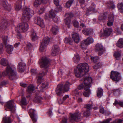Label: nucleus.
<instances>
[{"mask_svg": "<svg viewBox=\"0 0 123 123\" xmlns=\"http://www.w3.org/2000/svg\"><path fill=\"white\" fill-rule=\"evenodd\" d=\"M34 14L33 10L29 8H27L23 10L22 19L23 23L19 24L15 30L17 32H25L29 29V25L26 22H28Z\"/></svg>", "mask_w": 123, "mask_h": 123, "instance_id": "obj_1", "label": "nucleus"}, {"mask_svg": "<svg viewBox=\"0 0 123 123\" xmlns=\"http://www.w3.org/2000/svg\"><path fill=\"white\" fill-rule=\"evenodd\" d=\"M39 63L41 68H43L42 72L39 73L37 76V83L38 84L36 89H38V86L39 85L43 83V77L46 74L48 71V68L49 65L50 61L47 57H43L39 61Z\"/></svg>", "mask_w": 123, "mask_h": 123, "instance_id": "obj_2", "label": "nucleus"}, {"mask_svg": "<svg viewBox=\"0 0 123 123\" xmlns=\"http://www.w3.org/2000/svg\"><path fill=\"white\" fill-rule=\"evenodd\" d=\"M82 81H84V85L81 83L77 87V89L79 90L83 89L84 88L85 91L83 94L86 97H88L91 94V92L89 88L91 86V83L92 81V78L90 77H84V79L81 80Z\"/></svg>", "mask_w": 123, "mask_h": 123, "instance_id": "obj_3", "label": "nucleus"}, {"mask_svg": "<svg viewBox=\"0 0 123 123\" xmlns=\"http://www.w3.org/2000/svg\"><path fill=\"white\" fill-rule=\"evenodd\" d=\"M89 68V67L87 63H80L78 65L77 68L74 69V72L77 77H81L88 72Z\"/></svg>", "mask_w": 123, "mask_h": 123, "instance_id": "obj_4", "label": "nucleus"}, {"mask_svg": "<svg viewBox=\"0 0 123 123\" xmlns=\"http://www.w3.org/2000/svg\"><path fill=\"white\" fill-rule=\"evenodd\" d=\"M2 74L3 76L7 75L8 77L11 80L16 79L18 78L16 70L9 66L7 67L6 72L3 71Z\"/></svg>", "mask_w": 123, "mask_h": 123, "instance_id": "obj_5", "label": "nucleus"}, {"mask_svg": "<svg viewBox=\"0 0 123 123\" xmlns=\"http://www.w3.org/2000/svg\"><path fill=\"white\" fill-rule=\"evenodd\" d=\"M71 85L68 81L64 84L61 83L57 86L56 89V94L58 95H60L63 92L68 91L69 89V86Z\"/></svg>", "mask_w": 123, "mask_h": 123, "instance_id": "obj_6", "label": "nucleus"}, {"mask_svg": "<svg viewBox=\"0 0 123 123\" xmlns=\"http://www.w3.org/2000/svg\"><path fill=\"white\" fill-rule=\"evenodd\" d=\"M81 116V114L79 113V111L77 110L73 114L70 113V116L69 117V121L72 123L74 121H80Z\"/></svg>", "mask_w": 123, "mask_h": 123, "instance_id": "obj_7", "label": "nucleus"}, {"mask_svg": "<svg viewBox=\"0 0 123 123\" xmlns=\"http://www.w3.org/2000/svg\"><path fill=\"white\" fill-rule=\"evenodd\" d=\"M3 39L4 43L6 45L7 52L9 54H11L12 51L13 50V47L12 45L7 44V43L9 42L7 36H4L3 37Z\"/></svg>", "mask_w": 123, "mask_h": 123, "instance_id": "obj_8", "label": "nucleus"}, {"mask_svg": "<svg viewBox=\"0 0 123 123\" xmlns=\"http://www.w3.org/2000/svg\"><path fill=\"white\" fill-rule=\"evenodd\" d=\"M110 78L113 81L116 82L119 81L121 78L119 73L117 71H113L111 72Z\"/></svg>", "mask_w": 123, "mask_h": 123, "instance_id": "obj_9", "label": "nucleus"}, {"mask_svg": "<svg viewBox=\"0 0 123 123\" xmlns=\"http://www.w3.org/2000/svg\"><path fill=\"white\" fill-rule=\"evenodd\" d=\"M50 39L48 37H47L44 38L40 46L39 50L40 51L42 52L45 50L46 47Z\"/></svg>", "mask_w": 123, "mask_h": 123, "instance_id": "obj_10", "label": "nucleus"}, {"mask_svg": "<svg viewBox=\"0 0 123 123\" xmlns=\"http://www.w3.org/2000/svg\"><path fill=\"white\" fill-rule=\"evenodd\" d=\"M95 48L96 51L98 52V55L99 56L101 55L105 51L101 43H97L96 45Z\"/></svg>", "mask_w": 123, "mask_h": 123, "instance_id": "obj_11", "label": "nucleus"}, {"mask_svg": "<svg viewBox=\"0 0 123 123\" xmlns=\"http://www.w3.org/2000/svg\"><path fill=\"white\" fill-rule=\"evenodd\" d=\"M6 106L10 110L11 112H13L15 111L16 109L13 100H10L8 102Z\"/></svg>", "mask_w": 123, "mask_h": 123, "instance_id": "obj_12", "label": "nucleus"}, {"mask_svg": "<svg viewBox=\"0 0 123 123\" xmlns=\"http://www.w3.org/2000/svg\"><path fill=\"white\" fill-rule=\"evenodd\" d=\"M34 22L35 24L38 25L42 28H44V24L43 20L39 17H35L34 19Z\"/></svg>", "mask_w": 123, "mask_h": 123, "instance_id": "obj_13", "label": "nucleus"}, {"mask_svg": "<svg viewBox=\"0 0 123 123\" xmlns=\"http://www.w3.org/2000/svg\"><path fill=\"white\" fill-rule=\"evenodd\" d=\"M93 42V39L91 37H89L86 39L82 42L81 44V46L82 48H84L86 45H88L92 43Z\"/></svg>", "mask_w": 123, "mask_h": 123, "instance_id": "obj_14", "label": "nucleus"}, {"mask_svg": "<svg viewBox=\"0 0 123 123\" xmlns=\"http://www.w3.org/2000/svg\"><path fill=\"white\" fill-rule=\"evenodd\" d=\"M66 16H67L66 19L64 20V22L65 24L67 25V27L68 28L70 27V18L72 17L73 16L72 13H66Z\"/></svg>", "mask_w": 123, "mask_h": 123, "instance_id": "obj_15", "label": "nucleus"}, {"mask_svg": "<svg viewBox=\"0 0 123 123\" xmlns=\"http://www.w3.org/2000/svg\"><path fill=\"white\" fill-rule=\"evenodd\" d=\"M107 15L108 13L107 12H105L103 14H101L99 17L98 20L100 22H99L101 25H102L103 24H104V23L105 22V20L106 18Z\"/></svg>", "mask_w": 123, "mask_h": 123, "instance_id": "obj_16", "label": "nucleus"}, {"mask_svg": "<svg viewBox=\"0 0 123 123\" xmlns=\"http://www.w3.org/2000/svg\"><path fill=\"white\" fill-rule=\"evenodd\" d=\"M35 112V111L32 109H31L29 111L30 115L33 123H35L37 121V117Z\"/></svg>", "mask_w": 123, "mask_h": 123, "instance_id": "obj_17", "label": "nucleus"}, {"mask_svg": "<svg viewBox=\"0 0 123 123\" xmlns=\"http://www.w3.org/2000/svg\"><path fill=\"white\" fill-rule=\"evenodd\" d=\"M1 4L3 6L4 9L6 10L9 11L11 10V7L6 0H2Z\"/></svg>", "mask_w": 123, "mask_h": 123, "instance_id": "obj_18", "label": "nucleus"}, {"mask_svg": "<svg viewBox=\"0 0 123 123\" xmlns=\"http://www.w3.org/2000/svg\"><path fill=\"white\" fill-rule=\"evenodd\" d=\"M40 85L39 88L41 92H43L48 88L49 84L47 82L42 83Z\"/></svg>", "mask_w": 123, "mask_h": 123, "instance_id": "obj_19", "label": "nucleus"}, {"mask_svg": "<svg viewBox=\"0 0 123 123\" xmlns=\"http://www.w3.org/2000/svg\"><path fill=\"white\" fill-rule=\"evenodd\" d=\"M114 16L112 14H110L108 17V22L107 23V25L109 26H111L113 25L114 21Z\"/></svg>", "mask_w": 123, "mask_h": 123, "instance_id": "obj_20", "label": "nucleus"}, {"mask_svg": "<svg viewBox=\"0 0 123 123\" xmlns=\"http://www.w3.org/2000/svg\"><path fill=\"white\" fill-rule=\"evenodd\" d=\"M7 25V21L4 20L0 25V31L2 32L4 31L6 28Z\"/></svg>", "mask_w": 123, "mask_h": 123, "instance_id": "obj_21", "label": "nucleus"}, {"mask_svg": "<svg viewBox=\"0 0 123 123\" xmlns=\"http://www.w3.org/2000/svg\"><path fill=\"white\" fill-rule=\"evenodd\" d=\"M59 50V48L57 45H54L52 50L51 55L53 56L56 55L58 53Z\"/></svg>", "mask_w": 123, "mask_h": 123, "instance_id": "obj_22", "label": "nucleus"}, {"mask_svg": "<svg viewBox=\"0 0 123 123\" xmlns=\"http://www.w3.org/2000/svg\"><path fill=\"white\" fill-rule=\"evenodd\" d=\"M95 7V5L94 3H92L91 4V6L87 9L86 15L87 16L89 15L90 14L89 12L92 11L95 12L96 11V10Z\"/></svg>", "mask_w": 123, "mask_h": 123, "instance_id": "obj_23", "label": "nucleus"}, {"mask_svg": "<svg viewBox=\"0 0 123 123\" xmlns=\"http://www.w3.org/2000/svg\"><path fill=\"white\" fill-rule=\"evenodd\" d=\"M26 67L25 63L22 62H20L18 65V71L20 72H24Z\"/></svg>", "mask_w": 123, "mask_h": 123, "instance_id": "obj_24", "label": "nucleus"}, {"mask_svg": "<svg viewBox=\"0 0 123 123\" xmlns=\"http://www.w3.org/2000/svg\"><path fill=\"white\" fill-rule=\"evenodd\" d=\"M72 37L74 41L76 43L79 42L80 40V37L78 34L77 33H73L72 34Z\"/></svg>", "mask_w": 123, "mask_h": 123, "instance_id": "obj_25", "label": "nucleus"}, {"mask_svg": "<svg viewBox=\"0 0 123 123\" xmlns=\"http://www.w3.org/2000/svg\"><path fill=\"white\" fill-rule=\"evenodd\" d=\"M112 31V29L110 28H106L104 31V34L105 36H109Z\"/></svg>", "mask_w": 123, "mask_h": 123, "instance_id": "obj_26", "label": "nucleus"}, {"mask_svg": "<svg viewBox=\"0 0 123 123\" xmlns=\"http://www.w3.org/2000/svg\"><path fill=\"white\" fill-rule=\"evenodd\" d=\"M82 32L85 35L88 36L92 32V30L90 29L86 28L84 29Z\"/></svg>", "mask_w": 123, "mask_h": 123, "instance_id": "obj_27", "label": "nucleus"}, {"mask_svg": "<svg viewBox=\"0 0 123 123\" xmlns=\"http://www.w3.org/2000/svg\"><path fill=\"white\" fill-rule=\"evenodd\" d=\"M80 58L79 54H76L74 55L73 58V62L76 63H78L80 61Z\"/></svg>", "mask_w": 123, "mask_h": 123, "instance_id": "obj_28", "label": "nucleus"}, {"mask_svg": "<svg viewBox=\"0 0 123 123\" xmlns=\"http://www.w3.org/2000/svg\"><path fill=\"white\" fill-rule=\"evenodd\" d=\"M31 37L32 41H35L38 38L36 35V32L34 30H32L31 31Z\"/></svg>", "mask_w": 123, "mask_h": 123, "instance_id": "obj_29", "label": "nucleus"}, {"mask_svg": "<svg viewBox=\"0 0 123 123\" xmlns=\"http://www.w3.org/2000/svg\"><path fill=\"white\" fill-rule=\"evenodd\" d=\"M58 31V28L55 25H54L52 26L51 31L54 35H56L57 34Z\"/></svg>", "mask_w": 123, "mask_h": 123, "instance_id": "obj_30", "label": "nucleus"}, {"mask_svg": "<svg viewBox=\"0 0 123 123\" xmlns=\"http://www.w3.org/2000/svg\"><path fill=\"white\" fill-rule=\"evenodd\" d=\"M64 42L65 43H68L71 45L73 44V41L70 37L65 38L64 40Z\"/></svg>", "mask_w": 123, "mask_h": 123, "instance_id": "obj_31", "label": "nucleus"}, {"mask_svg": "<svg viewBox=\"0 0 123 123\" xmlns=\"http://www.w3.org/2000/svg\"><path fill=\"white\" fill-rule=\"evenodd\" d=\"M22 2L20 0L18 1L17 2L16 5L15 7V9L16 10H19L21 8L22 6L21 4Z\"/></svg>", "mask_w": 123, "mask_h": 123, "instance_id": "obj_32", "label": "nucleus"}, {"mask_svg": "<svg viewBox=\"0 0 123 123\" xmlns=\"http://www.w3.org/2000/svg\"><path fill=\"white\" fill-rule=\"evenodd\" d=\"M73 94L77 97L80 96L82 95V92H80L78 91L77 89H75L72 92Z\"/></svg>", "mask_w": 123, "mask_h": 123, "instance_id": "obj_33", "label": "nucleus"}, {"mask_svg": "<svg viewBox=\"0 0 123 123\" xmlns=\"http://www.w3.org/2000/svg\"><path fill=\"white\" fill-rule=\"evenodd\" d=\"M3 123H11V121L9 117L5 116L3 117Z\"/></svg>", "mask_w": 123, "mask_h": 123, "instance_id": "obj_34", "label": "nucleus"}, {"mask_svg": "<svg viewBox=\"0 0 123 123\" xmlns=\"http://www.w3.org/2000/svg\"><path fill=\"white\" fill-rule=\"evenodd\" d=\"M103 91L101 88H98L97 92V96L98 98H100L103 95Z\"/></svg>", "mask_w": 123, "mask_h": 123, "instance_id": "obj_35", "label": "nucleus"}, {"mask_svg": "<svg viewBox=\"0 0 123 123\" xmlns=\"http://www.w3.org/2000/svg\"><path fill=\"white\" fill-rule=\"evenodd\" d=\"M0 64L1 65L5 66H7L8 64V62L6 59L3 58L1 60Z\"/></svg>", "mask_w": 123, "mask_h": 123, "instance_id": "obj_36", "label": "nucleus"}, {"mask_svg": "<svg viewBox=\"0 0 123 123\" xmlns=\"http://www.w3.org/2000/svg\"><path fill=\"white\" fill-rule=\"evenodd\" d=\"M117 46L119 47L122 48L123 47V39H119L117 43Z\"/></svg>", "mask_w": 123, "mask_h": 123, "instance_id": "obj_37", "label": "nucleus"}, {"mask_svg": "<svg viewBox=\"0 0 123 123\" xmlns=\"http://www.w3.org/2000/svg\"><path fill=\"white\" fill-rule=\"evenodd\" d=\"M42 98L39 96H37L34 98V101L37 103H40L41 102Z\"/></svg>", "mask_w": 123, "mask_h": 123, "instance_id": "obj_38", "label": "nucleus"}, {"mask_svg": "<svg viewBox=\"0 0 123 123\" xmlns=\"http://www.w3.org/2000/svg\"><path fill=\"white\" fill-rule=\"evenodd\" d=\"M34 87L32 85H30L28 87L27 90V92L29 93H31L34 90Z\"/></svg>", "mask_w": 123, "mask_h": 123, "instance_id": "obj_39", "label": "nucleus"}, {"mask_svg": "<svg viewBox=\"0 0 123 123\" xmlns=\"http://www.w3.org/2000/svg\"><path fill=\"white\" fill-rule=\"evenodd\" d=\"M102 65L101 62H98L95 64L93 66V68L95 69H97L100 68Z\"/></svg>", "mask_w": 123, "mask_h": 123, "instance_id": "obj_40", "label": "nucleus"}, {"mask_svg": "<svg viewBox=\"0 0 123 123\" xmlns=\"http://www.w3.org/2000/svg\"><path fill=\"white\" fill-rule=\"evenodd\" d=\"M107 6L109 8L112 9H114L115 7L113 2L111 1H110L107 2Z\"/></svg>", "mask_w": 123, "mask_h": 123, "instance_id": "obj_41", "label": "nucleus"}, {"mask_svg": "<svg viewBox=\"0 0 123 123\" xmlns=\"http://www.w3.org/2000/svg\"><path fill=\"white\" fill-rule=\"evenodd\" d=\"M111 92L115 95H119L120 93V91L119 89H116L113 90Z\"/></svg>", "mask_w": 123, "mask_h": 123, "instance_id": "obj_42", "label": "nucleus"}, {"mask_svg": "<svg viewBox=\"0 0 123 123\" xmlns=\"http://www.w3.org/2000/svg\"><path fill=\"white\" fill-rule=\"evenodd\" d=\"M55 12L52 10H51L49 12L48 17L49 18H53L55 17Z\"/></svg>", "mask_w": 123, "mask_h": 123, "instance_id": "obj_43", "label": "nucleus"}, {"mask_svg": "<svg viewBox=\"0 0 123 123\" xmlns=\"http://www.w3.org/2000/svg\"><path fill=\"white\" fill-rule=\"evenodd\" d=\"M118 7L119 12L123 13V4L121 3L118 4Z\"/></svg>", "mask_w": 123, "mask_h": 123, "instance_id": "obj_44", "label": "nucleus"}, {"mask_svg": "<svg viewBox=\"0 0 123 123\" xmlns=\"http://www.w3.org/2000/svg\"><path fill=\"white\" fill-rule=\"evenodd\" d=\"M42 3V1L41 0H36L34 3V6L35 7H37Z\"/></svg>", "mask_w": 123, "mask_h": 123, "instance_id": "obj_45", "label": "nucleus"}, {"mask_svg": "<svg viewBox=\"0 0 123 123\" xmlns=\"http://www.w3.org/2000/svg\"><path fill=\"white\" fill-rule=\"evenodd\" d=\"M119 105L122 107H123V102L115 100V102L113 103L114 105L116 106L117 105Z\"/></svg>", "mask_w": 123, "mask_h": 123, "instance_id": "obj_46", "label": "nucleus"}, {"mask_svg": "<svg viewBox=\"0 0 123 123\" xmlns=\"http://www.w3.org/2000/svg\"><path fill=\"white\" fill-rule=\"evenodd\" d=\"M20 103L22 105H27L26 100L25 98L23 97L22 98Z\"/></svg>", "mask_w": 123, "mask_h": 123, "instance_id": "obj_47", "label": "nucleus"}, {"mask_svg": "<svg viewBox=\"0 0 123 123\" xmlns=\"http://www.w3.org/2000/svg\"><path fill=\"white\" fill-rule=\"evenodd\" d=\"M74 0H69L66 3V6L67 8H69L73 3Z\"/></svg>", "mask_w": 123, "mask_h": 123, "instance_id": "obj_48", "label": "nucleus"}, {"mask_svg": "<svg viewBox=\"0 0 123 123\" xmlns=\"http://www.w3.org/2000/svg\"><path fill=\"white\" fill-rule=\"evenodd\" d=\"M73 23L74 26L76 27H78L79 26V24L78 22L75 20L73 21Z\"/></svg>", "mask_w": 123, "mask_h": 123, "instance_id": "obj_49", "label": "nucleus"}, {"mask_svg": "<svg viewBox=\"0 0 123 123\" xmlns=\"http://www.w3.org/2000/svg\"><path fill=\"white\" fill-rule=\"evenodd\" d=\"M114 56L116 58H119L121 56V54L118 51L115 52L114 53Z\"/></svg>", "mask_w": 123, "mask_h": 123, "instance_id": "obj_50", "label": "nucleus"}, {"mask_svg": "<svg viewBox=\"0 0 123 123\" xmlns=\"http://www.w3.org/2000/svg\"><path fill=\"white\" fill-rule=\"evenodd\" d=\"M68 118L67 116L63 117L61 123H67Z\"/></svg>", "mask_w": 123, "mask_h": 123, "instance_id": "obj_51", "label": "nucleus"}, {"mask_svg": "<svg viewBox=\"0 0 123 123\" xmlns=\"http://www.w3.org/2000/svg\"><path fill=\"white\" fill-rule=\"evenodd\" d=\"M99 59V58L98 56H96L95 57H91V59L92 61L94 62H96Z\"/></svg>", "mask_w": 123, "mask_h": 123, "instance_id": "obj_52", "label": "nucleus"}, {"mask_svg": "<svg viewBox=\"0 0 123 123\" xmlns=\"http://www.w3.org/2000/svg\"><path fill=\"white\" fill-rule=\"evenodd\" d=\"M45 10V9L44 7L40 8L38 10V13L39 14H42L44 12Z\"/></svg>", "mask_w": 123, "mask_h": 123, "instance_id": "obj_53", "label": "nucleus"}, {"mask_svg": "<svg viewBox=\"0 0 123 123\" xmlns=\"http://www.w3.org/2000/svg\"><path fill=\"white\" fill-rule=\"evenodd\" d=\"M85 108L87 109L91 110L92 109V105L90 104H87L85 106Z\"/></svg>", "mask_w": 123, "mask_h": 123, "instance_id": "obj_54", "label": "nucleus"}, {"mask_svg": "<svg viewBox=\"0 0 123 123\" xmlns=\"http://www.w3.org/2000/svg\"><path fill=\"white\" fill-rule=\"evenodd\" d=\"M33 45L30 43H28L27 44V47L28 49L30 50L33 48Z\"/></svg>", "mask_w": 123, "mask_h": 123, "instance_id": "obj_55", "label": "nucleus"}, {"mask_svg": "<svg viewBox=\"0 0 123 123\" xmlns=\"http://www.w3.org/2000/svg\"><path fill=\"white\" fill-rule=\"evenodd\" d=\"M90 111L88 110H87L86 111L83 113V116L85 117L89 116L90 115Z\"/></svg>", "mask_w": 123, "mask_h": 123, "instance_id": "obj_56", "label": "nucleus"}, {"mask_svg": "<svg viewBox=\"0 0 123 123\" xmlns=\"http://www.w3.org/2000/svg\"><path fill=\"white\" fill-rule=\"evenodd\" d=\"M62 10V7L58 5L57 8L55 9V12H58L59 11H61Z\"/></svg>", "mask_w": 123, "mask_h": 123, "instance_id": "obj_57", "label": "nucleus"}, {"mask_svg": "<svg viewBox=\"0 0 123 123\" xmlns=\"http://www.w3.org/2000/svg\"><path fill=\"white\" fill-rule=\"evenodd\" d=\"M99 111L100 113L102 114H104L105 112L104 108L102 106H100Z\"/></svg>", "mask_w": 123, "mask_h": 123, "instance_id": "obj_58", "label": "nucleus"}, {"mask_svg": "<svg viewBox=\"0 0 123 123\" xmlns=\"http://www.w3.org/2000/svg\"><path fill=\"white\" fill-rule=\"evenodd\" d=\"M8 82L7 80H4L0 84V86H4L8 84Z\"/></svg>", "mask_w": 123, "mask_h": 123, "instance_id": "obj_59", "label": "nucleus"}, {"mask_svg": "<svg viewBox=\"0 0 123 123\" xmlns=\"http://www.w3.org/2000/svg\"><path fill=\"white\" fill-rule=\"evenodd\" d=\"M123 121L121 119L116 120L113 122L114 123H121Z\"/></svg>", "mask_w": 123, "mask_h": 123, "instance_id": "obj_60", "label": "nucleus"}, {"mask_svg": "<svg viewBox=\"0 0 123 123\" xmlns=\"http://www.w3.org/2000/svg\"><path fill=\"white\" fill-rule=\"evenodd\" d=\"M3 45L2 44H0V54L2 53L3 52Z\"/></svg>", "mask_w": 123, "mask_h": 123, "instance_id": "obj_61", "label": "nucleus"}, {"mask_svg": "<svg viewBox=\"0 0 123 123\" xmlns=\"http://www.w3.org/2000/svg\"><path fill=\"white\" fill-rule=\"evenodd\" d=\"M59 0H54V2L55 4L57 6H58L59 4Z\"/></svg>", "mask_w": 123, "mask_h": 123, "instance_id": "obj_62", "label": "nucleus"}, {"mask_svg": "<svg viewBox=\"0 0 123 123\" xmlns=\"http://www.w3.org/2000/svg\"><path fill=\"white\" fill-rule=\"evenodd\" d=\"M48 115L49 116H51L52 115V110L51 109H50L49 111L48 112Z\"/></svg>", "mask_w": 123, "mask_h": 123, "instance_id": "obj_63", "label": "nucleus"}, {"mask_svg": "<svg viewBox=\"0 0 123 123\" xmlns=\"http://www.w3.org/2000/svg\"><path fill=\"white\" fill-rule=\"evenodd\" d=\"M31 72L33 74H35L37 72V70L32 69L31 70Z\"/></svg>", "mask_w": 123, "mask_h": 123, "instance_id": "obj_64", "label": "nucleus"}]
</instances>
